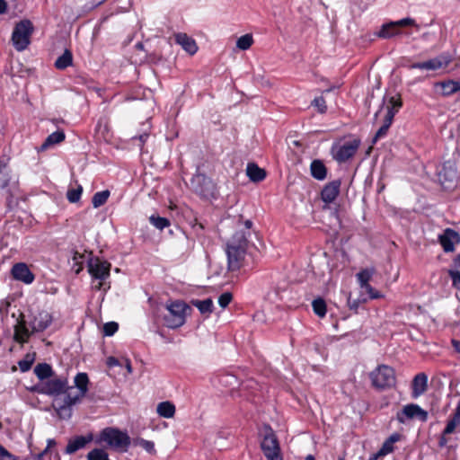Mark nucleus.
<instances>
[{"label":"nucleus","instance_id":"1","mask_svg":"<svg viewBox=\"0 0 460 460\" xmlns=\"http://www.w3.org/2000/svg\"><path fill=\"white\" fill-rule=\"evenodd\" d=\"M248 244L247 233L244 230L236 231L227 241L226 253L230 271L239 270L243 266Z\"/></svg>","mask_w":460,"mask_h":460},{"label":"nucleus","instance_id":"2","mask_svg":"<svg viewBox=\"0 0 460 460\" xmlns=\"http://www.w3.org/2000/svg\"><path fill=\"white\" fill-rule=\"evenodd\" d=\"M191 307L182 300H169L165 305V312L162 315L163 323L169 329L181 327Z\"/></svg>","mask_w":460,"mask_h":460},{"label":"nucleus","instance_id":"3","mask_svg":"<svg viewBox=\"0 0 460 460\" xmlns=\"http://www.w3.org/2000/svg\"><path fill=\"white\" fill-rule=\"evenodd\" d=\"M89 378L86 373H78L75 376V386L79 390L78 394H72V392H67L63 400L56 399L57 411L60 416H71V406L75 404L84 397L88 391Z\"/></svg>","mask_w":460,"mask_h":460},{"label":"nucleus","instance_id":"4","mask_svg":"<svg viewBox=\"0 0 460 460\" xmlns=\"http://www.w3.org/2000/svg\"><path fill=\"white\" fill-rule=\"evenodd\" d=\"M96 442L99 444L105 443L110 448L118 452H127L131 445L129 436L115 428L102 429Z\"/></svg>","mask_w":460,"mask_h":460},{"label":"nucleus","instance_id":"5","mask_svg":"<svg viewBox=\"0 0 460 460\" xmlns=\"http://www.w3.org/2000/svg\"><path fill=\"white\" fill-rule=\"evenodd\" d=\"M369 377L372 385L379 390L384 391L394 387L396 384V376L394 369L387 365H379L370 374Z\"/></svg>","mask_w":460,"mask_h":460},{"label":"nucleus","instance_id":"6","mask_svg":"<svg viewBox=\"0 0 460 460\" xmlns=\"http://www.w3.org/2000/svg\"><path fill=\"white\" fill-rule=\"evenodd\" d=\"M73 389L74 386L68 385L66 377L59 376L48 379L36 385L33 391L54 397L64 394L65 397L67 392L72 391Z\"/></svg>","mask_w":460,"mask_h":460},{"label":"nucleus","instance_id":"7","mask_svg":"<svg viewBox=\"0 0 460 460\" xmlns=\"http://www.w3.org/2000/svg\"><path fill=\"white\" fill-rule=\"evenodd\" d=\"M33 25L30 20H22L17 22L12 33V41L17 51H23L31 43Z\"/></svg>","mask_w":460,"mask_h":460},{"label":"nucleus","instance_id":"8","mask_svg":"<svg viewBox=\"0 0 460 460\" xmlns=\"http://www.w3.org/2000/svg\"><path fill=\"white\" fill-rule=\"evenodd\" d=\"M261 448L265 457L268 460H282L278 438L270 425L266 424L263 426Z\"/></svg>","mask_w":460,"mask_h":460},{"label":"nucleus","instance_id":"9","mask_svg":"<svg viewBox=\"0 0 460 460\" xmlns=\"http://www.w3.org/2000/svg\"><path fill=\"white\" fill-rule=\"evenodd\" d=\"M191 189L195 193L204 199L215 198L217 188L213 181L206 174L197 172L190 180Z\"/></svg>","mask_w":460,"mask_h":460},{"label":"nucleus","instance_id":"10","mask_svg":"<svg viewBox=\"0 0 460 460\" xmlns=\"http://www.w3.org/2000/svg\"><path fill=\"white\" fill-rule=\"evenodd\" d=\"M360 146L359 139L345 141L342 144H333L331 148L332 158L339 164L346 163L351 159L358 150Z\"/></svg>","mask_w":460,"mask_h":460},{"label":"nucleus","instance_id":"11","mask_svg":"<svg viewBox=\"0 0 460 460\" xmlns=\"http://www.w3.org/2000/svg\"><path fill=\"white\" fill-rule=\"evenodd\" d=\"M402 105V102L400 97L396 98L395 96H392L389 98L388 104L386 105V112L383 120V125L376 131L373 138V143H376L378 139L386 136L388 129L393 123L394 117L398 112Z\"/></svg>","mask_w":460,"mask_h":460},{"label":"nucleus","instance_id":"12","mask_svg":"<svg viewBox=\"0 0 460 460\" xmlns=\"http://www.w3.org/2000/svg\"><path fill=\"white\" fill-rule=\"evenodd\" d=\"M111 263L102 261L98 257H92L87 261L88 272L90 275L100 280H105L110 276Z\"/></svg>","mask_w":460,"mask_h":460},{"label":"nucleus","instance_id":"13","mask_svg":"<svg viewBox=\"0 0 460 460\" xmlns=\"http://www.w3.org/2000/svg\"><path fill=\"white\" fill-rule=\"evenodd\" d=\"M396 419L400 423H404L406 420L413 419L425 422L428 420V412L418 404L410 403L405 405L401 411L397 412Z\"/></svg>","mask_w":460,"mask_h":460},{"label":"nucleus","instance_id":"14","mask_svg":"<svg viewBox=\"0 0 460 460\" xmlns=\"http://www.w3.org/2000/svg\"><path fill=\"white\" fill-rule=\"evenodd\" d=\"M438 242L445 252L455 251V244L460 243V234L452 228H447L438 235Z\"/></svg>","mask_w":460,"mask_h":460},{"label":"nucleus","instance_id":"15","mask_svg":"<svg viewBox=\"0 0 460 460\" xmlns=\"http://www.w3.org/2000/svg\"><path fill=\"white\" fill-rule=\"evenodd\" d=\"M450 62L451 59L449 58L440 56L424 62L412 63L409 66V68L422 70H438L441 67L447 66Z\"/></svg>","mask_w":460,"mask_h":460},{"label":"nucleus","instance_id":"16","mask_svg":"<svg viewBox=\"0 0 460 460\" xmlns=\"http://www.w3.org/2000/svg\"><path fill=\"white\" fill-rule=\"evenodd\" d=\"M32 333L27 327L24 314L21 313L17 323L14 325L13 341L20 344H24Z\"/></svg>","mask_w":460,"mask_h":460},{"label":"nucleus","instance_id":"17","mask_svg":"<svg viewBox=\"0 0 460 460\" xmlns=\"http://www.w3.org/2000/svg\"><path fill=\"white\" fill-rule=\"evenodd\" d=\"M11 272L14 279L22 281L25 284L32 283L35 279L34 274L31 271L27 264L23 262L14 264Z\"/></svg>","mask_w":460,"mask_h":460},{"label":"nucleus","instance_id":"18","mask_svg":"<svg viewBox=\"0 0 460 460\" xmlns=\"http://www.w3.org/2000/svg\"><path fill=\"white\" fill-rule=\"evenodd\" d=\"M341 181L334 180L325 184L321 191V199L324 203L333 202L340 194Z\"/></svg>","mask_w":460,"mask_h":460},{"label":"nucleus","instance_id":"19","mask_svg":"<svg viewBox=\"0 0 460 460\" xmlns=\"http://www.w3.org/2000/svg\"><path fill=\"white\" fill-rule=\"evenodd\" d=\"M402 438V436L399 433L392 434L387 439H385L381 448L376 453L373 454L368 460H377L379 457H383L393 452L394 443L401 440Z\"/></svg>","mask_w":460,"mask_h":460},{"label":"nucleus","instance_id":"20","mask_svg":"<svg viewBox=\"0 0 460 460\" xmlns=\"http://www.w3.org/2000/svg\"><path fill=\"white\" fill-rule=\"evenodd\" d=\"M428 389V376L425 373L417 374L411 382V397L418 398Z\"/></svg>","mask_w":460,"mask_h":460},{"label":"nucleus","instance_id":"21","mask_svg":"<svg viewBox=\"0 0 460 460\" xmlns=\"http://www.w3.org/2000/svg\"><path fill=\"white\" fill-rule=\"evenodd\" d=\"M93 435L88 434L86 436H75L69 439L67 446L66 447L65 452L66 454H73L77 450L84 448L88 443L93 440Z\"/></svg>","mask_w":460,"mask_h":460},{"label":"nucleus","instance_id":"22","mask_svg":"<svg viewBox=\"0 0 460 460\" xmlns=\"http://www.w3.org/2000/svg\"><path fill=\"white\" fill-rule=\"evenodd\" d=\"M52 317L48 313H40L31 323V332H40L45 331L51 323Z\"/></svg>","mask_w":460,"mask_h":460},{"label":"nucleus","instance_id":"23","mask_svg":"<svg viewBox=\"0 0 460 460\" xmlns=\"http://www.w3.org/2000/svg\"><path fill=\"white\" fill-rule=\"evenodd\" d=\"M176 42L190 55H194L198 51V46L195 40L189 37L186 33H178L175 35Z\"/></svg>","mask_w":460,"mask_h":460},{"label":"nucleus","instance_id":"24","mask_svg":"<svg viewBox=\"0 0 460 460\" xmlns=\"http://www.w3.org/2000/svg\"><path fill=\"white\" fill-rule=\"evenodd\" d=\"M327 167L320 159H314L310 164L311 176L317 181H323L327 177Z\"/></svg>","mask_w":460,"mask_h":460},{"label":"nucleus","instance_id":"25","mask_svg":"<svg viewBox=\"0 0 460 460\" xmlns=\"http://www.w3.org/2000/svg\"><path fill=\"white\" fill-rule=\"evenodd\" d=\"M439 181L442 185L446 188L450 187L449 185H446L447 182L453 183L456 178V170L452 165L444 164L442 170L438 173Z\"/></svg>","mask_w":460,"mask_h":460},{"label":"nucleus","instance_id":"26","mask_svg":"<svg viewBox=\"0 0 460 460\" xmlns=\"http://www.w3.org/2000/svg\"><path fill=\"white\" fill-rule=\"evenodd\" d=\"M246 174L253 182H259L265 179L266 172L254 163H249L246 168Z\"/></svg>","mask_w":460,"mask_h":460},{"label":"nucleus","instance_id":"27","mask_svg":"<svg viewBox=\"0 0 460 460\" xmlns=\"http://www.w3.org/2000/svg\"><path fill=\"white\" fill-rule=\"evenodd\" d=\"M65 133L63 130H57L47 137L45 141L40 146L39 151H45L49 146L59 144L65 140Z\"/></svg>","mask_w":460,"mask_h":460},{"label":"nucleus","instance_id":"28","mask_svg":"<svg viewBox=\"0 0 460 460\" xmlns=\"http://www.w3.org/2000/svg\"><path fill=\"white\" fill-rule=\"evenodd\" d=\"M437 85L441 87L444 96H450L460 91V81L447 80L438 83Z\"/></svg>","mask_w":460,"mask_h":460},{"label":"nucleus","instance_id":"29","mask_svg":"<svg viewBox=\"0 0 460 460\" xmlns=\"http://www.w3.org/2000/svg\"><path fill=\"white\" fill-rule=\"evenodd\" d=\"M34 373L36 376L42 382L45 379L48 380L49 377L54 376L53 369L48 363H39L34 368Z\"/></svg>","mask_w":460,"mask_h":460},{"label":"nucleus","instance_id":"30","mask_svg":"<svg viewBox=\"0 0 460 460\" xmlns=\"http://www.w3.org/2000/svg\"><path fill=\"white\" fill-rule=\"evenodd\" d=\"M73 64V54L69 49H65L64 53L55 61V67L64 70Z\"/></svg>","mask_w":460,"mask_h":460},{"label":"nucleus","instance_id":"31","mask_svg":"<svg viewBox=\"0 0 460 460\" xmlns=\"http://www.w3.org/2000/svg\"><path fill=\"white\" fill-rule=\"evenodd\" d=\"M190 303L197 307L202 314H210L213 312L214 305L211 298L204 300L193 299Z\"/></svg>","mask_w":460,"mask_h":460},{"label":"nucleus","instance_id":"32","mask_svg":"<svg viewBox=\"0 0 460 460\" xmlns=\"http://www.w3.org/2000/svg\"><path fill=\"white\" fill-rule=\"evenodd\" d=\"M156 411L159 416L169 419L174 416L175 406L169 401L162 402L158 403Z\"/></svg>","mask_w":460,"mask_h":460},{"label":"nucleus","instance_id":"33","mask_svg":"<svg viewBox=\"0 0 460 460\" xmlns=\"http://www.w3.org/2000/svg\"><path fill=\"white\" fill-rule=\"evenodd\" d=\"M399 34V30L396 28V23L393 22L384 24L377 33V36L384 39H389Z\"/></svg>","mask_w":460,"mask_h":460},{"label":"nucleus","instance_id":"34","mask_svg":"<svg viewBox=\"0 0 460 460\" xmlns=\"http://www.w3.org/2000/svg\"><path fill=\"white\" fill-rule=\"evenodd\" d=\"M133 446L139 447L149 453L151 456L155 455V444L153 441L146 440L144 438H135L132 441Z\"/></svg>","mask_w":460,"mask_h":460},{"label":"nucleus","instance_id":"35","mask_svg":"<svg viewBox=\"0 0 460 460\" xmlns=\"http://www.w3.org/2000/svg\"><path fill=\"white\" fill-rule=\"evenodd\" d=\"M110 190H102V191H98L96 193H94V195L93 196L92 198V204L93 206V208H97L102 205H104L109 197H110Z\"/></svg>","mask_w":460,"mask_h":460},{"label":"nucleus","instance_id":"36","mask_svg":"<svg viewBox=\"0 0 460 460\" xmlns=\"http://www.w3.org/2000/svg\"><path fill=\"white\" fill-rule=\"evenodd\" d=\"M35 358H36V353L35 352L27 353L24 356V358L18 362V366L20 367V370L22 372L29 371L31 368V367H32V365H33V363L35 361Z\"/></svg>","mask_w":460,"mask_h":460},{"label":"nucleus","instance_id":"37","mask_svg":"<svg viewBox=\"0 0 460 460\" xmlns=\"http://www.w3.org/2000/svg\"><path fill=\"white\" fill-rule=\"evenodd\" d=\"M314 313L319 317H324L327 312L325 301L318 297L312 302Z\"/></svg>","mask_w":460,"mask_h":460},{"label":"nucleus","instance_id":"38","mask_svg":"<svg viewBox=\"0 0 460 460\" xmlns=\"http://www.w3.org/2000/svg\"><path fill=\"white\" fill-rule=\"evenodd\" d=\"M149 222L159 230H164L165 227H168L171 225V222L168 218L155 215H152L149 217Z\"/></svg>","mask_w":460,"mask_h":460},{"label":"nucleus","instance_id":"39","mask_svg":"<svg viewBox=\"0 0 460 460\" xmlns=\"http://www.w3.org/2000/svg\"><path fill=\"white\" fill-rule=\"evenodd\" d=\"M375 272L374 269H364L357 274V279L359 282L360 288L369 284V280Z\"/></svg>","mask_w":460,"mask_h":460},{"label":"nucleus","instance_id":"40","mask_svg":"<svg viewBox=\"0 0 460 460\" xmlns=\"http://www.w3.org/2000/svg\"><path fill=\"white\" fill-rule=\"evenodd\" d=\"M458 425H460V416L453 413L451 418L447 420L446 428L444 429V436L452 434Z\"/></svg>","mask_w":460,"mask_h":460},{"label":"nucleus","instance_id":"41","mask_svg":"<svg viewBox=\"0 0 460 460\" xmlns=\"http://www.w3.org/2000/svg\"><path fill=\"white\" fill-rule=\"evenodd\" d=\"M56 446V441L54 439H49L47 447L38 455V460H40L43 456H47L51 458L54 455V457H58V454L56 451H53V447Z\"/></svg>","mask_w":460,"mask_h":460},{"label":"nucleus","instance_id":"42","mask_svg":"<svg viewBox=\"0 0 460 460\" xmlns=\"http://www.w3.org/2000/svg\"><path fill=\"white\" fill-rule=\"evenodd\" d=\"M253 43V38L252 34H244L241 36L236 41V47L239 49L246 50L251 48Z\"/></svg>","mask_w":460,"mask_h":460},{"label":"nucleus","instance_id":"43","mask_svg":"<svg viewBox=\"0 0 460 460\" xmlns=\"http://www.w3.org/2000/svg\"><path fill=\"white\" fill-rule=\"evenodd\" d=\"M87 460H109V455L103 448H94L88 453Z\"/></svg>","mask_w":460,"mask_h":460},{"label":"nucleus","instance_id":"44","mask_svg":"<svg viewBox=\"0 0 460 460\" xmlns=\"http://www.w3.org/2000/svg\"><path fill=\"white\" fill-rule=\"evenodd\" d=\"M10 181V176L7 172L5 164L0 162V189H4L8 186Z\"/></svg>","mask_w":460,"mask_h":460},{"label":"nucleus","instance_id":"45","mask_svg":"<svg viewBox=\"0 0 460 460\" xmlns=\"http://www.w3.org/2000/svg\"><path fill=\"white\" fill-rule=\"evenodd\" d=\"M82 192L83 188L81 185H78L77 188L70 189L67 190L66 198L69 200V202L75 203L80 199Z\"/></svg>","mask_w":460,"mask_h":460},{"label":"nucleus","instance_id":"46","mask_svg":"<svg viewBox=\"0 0 460 460\" xmlns=\"http://www.w3.org/2000/svg\"><path fill=\"white\" fill-rule=\"evenodd\" d=\"M311 105L315 107L320 113H325L327 111L326 102L323 96L315 97Z\"/></svg>","mask_w":460,"mask_h":460},{"label":"nucleus","instance_id":"47","mask_svg":"<svg viewBox=\"0 0 460 460\" xmlns=\"http://www.w3.org/2000/svg\"><path fill=\"white\" fill-rule=\"evenodd\" d=\"M119 329V324L116 322H109L104 323L102 332L105 336H112Z\"/></svg>","mask_w":460,"mask_h":460},{"label":"nucleus","instance_id":"48","mask_svg":"<svg viewBox=\"0 0 460 460\" xmlns=\"http://www.w3.org/2000/svg\"><path fill=\"white\" fill-rule=\"evenodd\" d=\"M447 273L452 279L453 287L460 290V271L455 270H448Z\"/></svg>","mask_w":460,"mask_h":460},{"label":"nucleus","instance_id":"49","mask_svg":"<svg viewBox=\"0 0 460 460\" xmlns=\"http://www.w3.org/2000/svg\"><path fill=\"white\" fill-rule=\"evenodd\" d=\"M233 296L230 292H225L218 297V304L222 308H226L232 301Z\"/></svg>","mask_w":460,"mask_h":460},{"label":"nucleus","instance_id":"50","mask_svg":"<svg viewBox=\"0 0 460 460\" xmlns=\"http://www.w3.org/2000/svg\"><path fill=\"white\" fill-rule=\"evenodd\" d=\"M361 288L365 289L371 298H379L381 295L371 285L367 284Z\"/></svg>","mask_w":460,"mask_h":460},{"label":"nucleus","instance_id":"51","mask_svg":"<svg viewBox=\"0 0 460 460\" xmlns=\"http://www.w3.org/2000/svg\"><path fill=\"white\" fill-rule=\"evenodd\" d=\"M394 23H396V28H400L402 26H409V25H414L415 21L411 18H403L397 22H393Z\"/></svg>","mask_w":460,"mask_h":460},{"label":"nucleus","instance_id":"52","mask_svg":"<svg viewBox=\"0 0 460 460\" xmlns=\"http://www.w3.org/2000/svg\"><path fill=\"white\" fill-rule=\"evenodd\" d=\"M149 137V133L145 131L143 132L142 134L138 135V136H134L132 137V139L135 140V139H138L139 140V146L140 148L142 149L144 144L146 143V139L148 138Z\"/></svg>","mask_w":460,"mask_h":460},{"label":"nucleus","instance_id":"53","mask_svg":"<svg viewBox=\"0 0 460 460\" xmlns=\"http://www.w3.org/2000/svg\"><path fill=\"white\" fill-rule=\"evenodd\" d=\"M7 457L11 460H16V458L10 454L2 445H0V458Z\"/></svg>","mask_w":460,"mask_h":460},{"label":"nucleus","instance_id":"54","mask_svg":"<svg viewBox=\"0 0 460 460\" xmlns=\"http://www.w3.org/2000/svg\"><path fill=\"white\" fill-rule=\"evenodd\" d=\"M119 364V359L115 357H109L107 358V365L109 367H113L115 366H118Z\"/></svg>","mask_w":460,"mask_h":460},{"label":"nucleus","instance_id":"55","mask_svg":"<svg viewBox=\"0 0 460 460\" xmlns=\"http://www.w3.org/2000/svg\"><path fill=\"white\" fill-rule=\"evenodd\" d=\"M451 344L453 346V348L455 349V350L458 353H460V341H457V340H451Z\"/></svg>","mask_w":460,"mask_h":460},{"label":"nucleus","instance_id":"56","mask_svg":"<svg viewBox=\"0 0 460 460\" xmlns=\"http://www.w3.org/2000/svg\"><path fill=\"white\" fill-rule=\"evenodd\" d=\"M7 10V2L5 0H0V14H3Z\"/></svg>","mask_w":460,"mask_h":460},{"label":"nucleus","instance_id":"57","mask_svg":"<svg viewBox=\"0 0 460 460\" xmlns=\"http://www.w3.org/2000/svg\"><path fill=\"white\" fill-rule=\"evenodd\" d=\"M103 2H104V0H101V1H98V2H96V3H93L91 5H87V4H86V5L84 6V8H85L86 10L90 11V10H93V9H94L95 7H97V6L101 5Z\"/></svg>","mask_w":460,"mask_h":460},{"label":"nucleus","instance_id":"58","mask_svg":"<svg viewBox=\"0 0 460 460\" xmlns=\"http://www.w3.org/2000/svg\"><path fill=\"white\" fill-rule=\"evenodd\" d=\"M447 443V436H444V430L442 431L441 433V436L439 438V446L443 447V446H446Z\"/></svg>","mask_w":460,"mask_h":460},{"label":"nucleus","instance_id":"59","mask_svg":"<svg viewBox=\"0 0 460 460\" xmlns=\"http://www.w3.org/2000/svg\"><path fill=\"white\" fill-rule=\"evenodd\" d=\"M244 225H245L246 229L249 230L252 226V222L251 220H246ZM245 232L247 233V236H248L249 231H245Z\"/></svg>","mask_w":460,"mask_h":460},{"label":"nucleus","instance_id":"60","mask_svg":"<svg viewBox=\"0 0 460 460\" xmlns=\"http://www.w3.org/2000/svg\"><path fill=\"white\" fill-rule=\"evenodd\" d=\"M454 264L456 267H460V253L454 259Z\"/></svg>","mask_w":460,"mask_h":460},{"label":"nucleus","instance_id":"61","mask_svg":"<svg viewBox=\"0 0 460 460\" xmlns=\"http://www.w3.org/2000/svg\"><path fill=\"white\" fill-rule=\"evenodd\" d=\"M126 368H127L128 373H132L131 363H130V361L128 359H126Z\"/></svg>","mask_w":460,"mask_h":460},{"label":"nucleus","instance_id":"62","mask_svg":"<svg viewBox=\"0 0 460 460\" xmlns=\"http://www.w3.org/2000/svg\"><path fill=\"white\" fill-rule=\"evenodd\" d=\"M454 413L460 416V401L458 402L456 409Z\"/></svg>","mask_w":460,"mask_h":460},{"label":"nucleus","instance_id":"63","mask_svg":"<svg viewBox=\"0 0 460 460\" xmlns=\"http://www.w3.org/2000/svg\"><path fill=\"white\" fill-rule=\"evenodd\" d=\"M384 106H385V100L383 101V103H382V105H381V107H380L379 111L376 112V114H375V117H376V118H377V116L379 115V113H380V112H381V111L383 110Z\"/></svg>","mask_w":460,"mask_h":460},{"label":"nucleus","instance_id":"64","mask_svg":"<svg viewBox=\"0 0 460 460\" xmlns=\"http://www.w3.org/2000/svg\"><path fill=\"white\" fill-rule=\"evenodd\" d=\"M305 460H315V458L313 455H307L305 456Z\"/></svg>","mask_w":460,"mask_h":460}]
</instances>
